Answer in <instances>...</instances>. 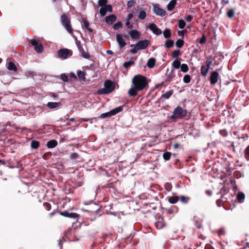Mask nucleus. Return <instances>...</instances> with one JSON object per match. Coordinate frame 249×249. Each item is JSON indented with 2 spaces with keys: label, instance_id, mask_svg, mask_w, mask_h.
I'll list each match as a JSON object with an SVG mask.
<instances>
[{
  "label": "nucleus",
  "instance_id": "55",
  "mask_svg": "<svg viewBox=\"0 0 249 249\" xmlns=\"http://www.w3.org/2000/svg\"><path fill=\"white\" fill-rule=\"evenodd\" d=\"M138 50H139V49H138V47H137V45L136 44L134 46V48L130 50V52L132 54H135L137 53Z\"/></svg>",
  "mask_w": 249,
  "mask_h": 249
},
{
  "label": "nucleus",
  "instance_id": "58",
  "mask_svg": "<svg viewBox=\"0 0 249 249\" xmlns=\"http://www.w3.org/2000/svg\"><path fill=\"white\" fill-rule=\"evenodd\" d=\"M186 32V30L178 31V34L179 36H182V38H183L184 36V34Z\"/></svg>",
  "mask_w": 249,
  "mask_h": 249
},
{
  "label": "nucleus",
  "instance_id": "51",
  "mask_svg": "<svg viewBox=\"0 0 249 249\" xmlns=\"http://www.w3.org/2000/svg\"><path fill=\"white\" fill-rule=\"evenodd\" d=\"M107 12V11L105 7H102L100 9V13L102 17L105 16L106 15Z\"/></svg>",
  "mask_w": 249,
  "mask_h": 249
},
{
  "label": "nucleus",
  "instance_id": "50",
  "mask_svg": "<svg viewBox=\"0 0 249 249\" xmlns=\"http://www.w3.org/2000/svg\"><path fill=\"white\" fill-rule=\"evenodd\" d=\"M219 133L222 136L224 137H226L228 135V133L227 130L225 129L220 130Z\"/></svg>",
  "mask_w": 249,
  "mask_h": 249
},
{
  "label": "nucleus",
  "instance_id": "20",
  "mask_svg": "<svg viewBox=\"0 0 249 249\" xmlns=\"http://www.w3.org/2000/svg\"><path fill=\"white\" fill-rule=\"evenodd\" d=\"M58 144L57 141L55 140L49 141L47 143V146L49 148H53L57 146Z\"/></svg>",
  "mask_w": 249,
  "mask_h": 249
},
{
  "label": "nucleus",
  "instance_id": "38",
  "mask_svg": "<svg viewBox=\"0 0 249 249\" xmlns=\"http://www.w3.org/2000/svg\"><path fill=\"white\" fill-rule=\"evenodd\" d=\"M174 70L173 69L170 71L168 77H167V78L165 80L166 82H170L171 81L172 79L175 76V75L174 74Z\"/></svg>",
  "mask_w": 249,
  "mask_h": 249
},
{
  "label": "nucleus",
  "instance_id": "7",
  "mask_svg": "<svg viewBox=\"0 0 249 249\" xmlns=\"http://www.w3.org/2000/svg\"><path fill=\"white\" fill-rule=\"evenodd\" d=\"M75 43H76V45L78 49V50L81 53V56L85 58L89 59L90 57V55L89 54V53L86 52L84 51V50L83 48L82 44L81 42H80V41L76 40Z\"/></svg>",
  "mask_w": 249,
  "mask_h": 249
},
{
  "label": "nucleus",
  "instance_id": "31",
  "mask_svg": "<svg viewBox=\"0 0 249 249\" xmlns=\"http://www.w3.org/2000/svg\"><path fill=\"white\" fill-rule=\"evenodd\" d=\"M173 92L174 91L173 90H170L166 92V93L162 94V95L161 96V98H164L166 99H169L171 97V96L173 94Z\"/></svg>",
  "mask_w": 249,
  "mask_h": 249
},
{
  "label": "nucleus",
  "instance_id": "12",
  "mask_svg": "<svg viewBox=\"0 0 249 249\" xmlns=\"http://www.w3.org/2000/svg\"><path fill=\"white\" fill-rule=\"evenodd\" d=\"M149 28L153 32V33L158 36L162 33L161 30L159 28L156 24L151 23L149 25Z\"/></svg>",
  "mask_w": 249,
  "mask_h": 249
},
{
  "label": "nucleus",
  "instance_id": "28",
  "mask_svg": "<svg viewBox=\"0 0 249 249\" xmlns=\"http://www.w3.org/2000/svg\"><path fill=\"white\" fill-rule=\"evenodd\" d=\"M245 198V194L242 192H239L237 196V199L239 202L242 203Z\"/></svg>",
  "mask_w": 249,
  "mask_h": 249
},
{
  "label": "nucleus",
  "instance_id": "63",
  "mask_svg": "<svg viewBox=\"0 0 249 249\" xmlns=\"http://www.w3.org/2000/svg\"><path fill=\"white\" fill-rule=\"evenodd\" d=\"M193 19V16L192 15H188L186 18L185 19L188 22H190Z\"/></svg>",
  "mask_w": 249,
  "mask_h": 249
},
{
  "label": "nucleus",
  "instance_id": "16",
  "mask_svg": "<svg viewBox=\"0 0 249 249\" xmlns=\"http://www.w3.org/2000/svg\"><path fill=\"white\" fill-rule=\"evenodd\" d=\"M71 229H69L65 231L64 236H63L62 238L58 241V245L60 247H61L63 242L66 241L65 237H67L68 235L71 233Z\"/></svg>",
  "mask_w": 249,
  "mask_h": 249
},
{
  "label": "nucleus",
  "instance_id": "11",
  "mask_svg": "<svg viewBox=\"0 0 249 249\" xmlns=\"http://www.w3.org/2000/svg\"><path fill=\"white\" fill-rule=\"evenodd\" d=\"M219 73L216 71L212 72L210 77V83L212 85H215L218 81Z\"/></svg>",
  "mask_w": 249,
  "mask_h": 249
},
{
  "label": "nucleus",
  "instance_id": "9",
  "mask_svg": "<svg viewBox=\"0 0 249 249\" xmlns=\"http://www.w3.org/2000/svg\"><path fill=\"white\" fill-rule=\"evenodd\" d=\"M153 12L156 15L161 17H164L166 14V11L160 8L158 4L154 5Z\"/></svg>",
  "mask_w": 249,
  "mask_h": 249
},
{
  "label": "nucleus",
  "instance_id": "41",
  "mask_svg": "<svg viewBox=\"0 0 249 249\" xmlns=\"http://www.w3.org/2000/svg\"><path fill=\"white\" fill-rule=\"evenodd\" d=\"M172 65L174 68L178 69L181 66L180 62L178 60H176L173 62Z\"/></svg>",
  "mask_w": 249,
  "mask_h": 249
},
{
  "label": "nucleus",
  "instance_id": "62",
  "mask_svg": "<svg viewBox=\"0 0 249 249\" xmlns=\"http://www.w3.org/2000/svg\"><path fill=\"white\" fill-rule=\"evenodd\" d=\"M133 17V14L132 13H129L126 17L127 20H130Z\"/></svg>",
  "mask_w": 249,
  "mask_h": 249
},
{
  "label": "nucleus",
  "instance_id": "19",
  "mask_svg": "<svg viewBox=\"0 0 249 249\" xmlns=\"http://www.w3.org/2000/svg\"><path fill=\"white\" fill-rule=\"evenodd\" d=\"M210 67H208L207 65H202L200 69L201 74L203 76H206L209 71Z\"/></svg>",
  "mask_w": 249,
  "mask_h": 249
},
{
  "label": "nucleus",
  "instance_id": "56",
  "mask_svg": "<svg viewBox=\"0 0 249 249\" xmlns=\"http://www.w3.org/2000/svg\"><path fill=\"white\" fill-rule=\"evenodd\" d=\"M142 9V7L140 6H137L134 8V9L133 10V12L135 14H139L140 10Z\"/></svg>",
  "mask_w": 249,
  "mask_h": 249
},
{
  "label": "nucleus",
  "instance_id": "52",
  "mask_svg": "<svg viewBox=\"0 0 249 249\" xmlns=\"http://www.w3.org/2000/svg\"><path fill=\"white\" fill-rule=\"evenodd\" d=\"M43 206L45 209L47 211H50L51 209V205L48 202H44L43 203Z\"/></svg>",
  "mask_w": 249,
  "mask_h": 249
},
{
  "label": "nucleus",
  "instance_id": "2",
  "mask_svg": "<svg viewBox=\"0 0 249 249\" xmlns=\"http://www.w3.org/2000/svg\"><path fill=\"white\" fill-rule=\"evenodd\" d=\"M104 88L101 89L97 91L99 95L107 94L112 92L115 89L114 83L110 80H106L104 83Z\"/></svg>",
  "mask_w": 249,
  "mask_h": 249
},
{
  "label": "nucleus",
  "instance_id": "5",
  "mask_svg": "<svg viewBox=\"0 0 249 249\" xmlns=\"http://www.w3.org/2000/svg\"><path fill=\"white\" fill-rule=\"evenodd\" d=\"M29 43L34 46V49L37 53H41L43 51V46L39 40L35 39H30Z\"/></svg>",
  "mask_w": 249,
  "mask_h": 249
},
{
  "label": "nucleus",
  "instance_id": "26",
  "mask_svg": "<svg viewBox=\"0 0 249 249\" xmlns=\"http://www.w3.org/2000/svg\"><path fill=\"white\" fill-rule=\"evenodd\" d=\"M123 106H120L117 107H116L115 108H114L110 111L111 115H112V116L115 115L116 114L121 112L123 110Z\"/></svg>",
  "mask_w": 249,
  "mask_h": 249
},
{
  "label": "nucleus",
  "instance_id": "14",
  "mask_svg": "<svg viewBox=\"0 0 249 249\" xmlns=\"http://www.w3.org/2000/svg\"><path fill=\"white\" fill-rule=\"evenodd\" d=\"M128 33L133 39H138L140 38V33L137 30H132L129 31Z\"/></svg>",
  "mask_w": 249,
  "mask_h": 249
},
{
  "label": "nucleus",
  "instance_id": "6",
  "mask_svg": "<svg viewBox=\"0 0 249 249\" xmlns=\"http://www.w3.org/2000/svg\"><path fill=\"white\" fill-rule=\"evenodd\" d=\"M72 52L68 49H61L57 52V55L61 59H66L67 57L71 56Z\"/></svg>",
  "mask_w": 249,
  "mask_h": 249
},
{
  "label": "nucleus",
  "instance_id": "43",
  "mask_svg": "<svg viewBox=\"0 0 249 249\" xmlns=\"http://www.w3.org/2000/svg\"><path fill=\"white\" fill-rule=\"evenodd\" d=\"M181 71L183 72H186L188 71V67L186 64H182L180 66Z\"/></svg>",
  "mask_w": 249,
  "mask_h": 249
},
{
  "label": "nucleus",
  "instance_id": "35",
  "mask_svg": "<svg viewBox=\"0 0 249 249\" xmlns=\"http://www.w3.org/2000/svg\"><path fill=\"white\" fill-rule=\"evenodd\" d=\"M163 36L165 38H169L171 36V30L170 29H165L163 32Z\"/></svg>",
  "mask_w": 249,
  "mask_h": 249
},
{
  "label": "nucleus",
  "instance_id": "33",
  "mask_svg": "<svg viewBox=\"0 0 249 249\" xmlns=\"http://www.w3.org/2000/svg\"><path fill=\"white\" fill-rule=\"evenodd\" d=\"M177 211V209L176 208L174 209H165V212L168 215H172L173 214L175 213H176Z\"/></svg>",
  "mask_w": 249,
  "mask_h": 249
},
{
  "label": "nucleus",
  "instance_id": "49",
  "mask_svg": "<svg viewBox=\"0 0 249 249\" xmlns=\"http://www.w3.org/2000/svg\"><path fill=\"white\" fill-rule=\"evenodd\" d=\"M136 3V0H130L127 3V8H129L133 6Z\"/></svg>",
  "mask_w": 249,
  "mask_h": 249
},
{
  "label": "nucleus",
  "instance_id": "36",
  "mask_svg": "<svg viewBox=\"0 0 249 249\" xmlns=\"http://www.w3.org/2000/svg\"><path fill=\"white\" fill-rule=\"evenodd\" d=\"M77 75L78 77L82 80L85 81L86 79L85 77V73L84 71H79L77 72Z\"/></svg>",
  "mask_w": 249,
  "mask_h": 249
},
{
  "label": "nucleus",
  "instance_id": "64",
  "mask_svg": "<svg viewBox=\"0 0 249 249\" xmlns=\"http://www.w3.org/2000/svg\"><path fill=\"white\" fill-rule=\"evenodd\" d=\"M156 226L158 228H161L163 226L162 225V223L161 222H158L157 223H156Z\"/></svg>",
  "mask_w": 249,
  "mask_h": 249
},
{
  "label": "nucleus",
  "instance_id": "4",
  "mask_svg": "<svg viewBox=\"0 0 249 249\" xmlns=\"http://www.w3.org/2000/svg\"><path fill=\"white\" fill-rule=\"evenodd\" d=\"M60 21L62 25L68 32L71 35L73 34V29L71 27V19L65 14L61 16Z\"/></svg>",
  "mask_w": 249,
  "mask_h": 249
},
{
  "label": "nucleus",
  "instance_id": "13",
  "mask_svg": "<svg viewBox=\"0 0 249 249\" xmlns=\"http://www.w3.org/2000/svg\"><path fill=\"white\" fill-rule=\"evenodd\" d=\"M116 40L119 45L120 49L123 48L126 44L123 38V36L121 35H116Z\"/></svg>",
  "mask_w": 249,
  "mask_h": 249
},
{
  "label": "nucleus",
  "instance_id": "60",
  "mask_svg": "<svg viewBox=\"0 0 249 249\" xmlns=\"http://www.w3.org/2000/svg\"><path fill=\"white\" fill-rule=\"evenodd\" d=\"M105 7L107 11H108L109 12H111L112 11V8L111 5L107 4Z\"/></svg>",
  "mask_w": 249,
  "mask_h": 249
},
{
  "label": "nucleus",
  "instance_id": "24",
  "mask_svg": "<svg viewBox=\"0 0 249 249\" xmlns=\"http://www.w3.org/2000/svg\"><path fill=\"white\" fill-rule=\"evenodd\" d=\"M156 59L154 58H150L148 59L147 66L149 68H153L155 65Z\"/></svg>",
  "mask_w": 249,
  "mask_h": 249
},
{
  "label": "nucleus",
  "instance_id": "47",
  "mask_svg": "<svg viewBox=\"0 0 249 249\" xmlns=\"http://www.w3.org/2000/svg\"><path fill=\"white\" fill-rule=\"evenodd\" d=\"M107 3V0H99L98 5L99 6L105 7Z\"/></svg>",
  "mask_w": 249,
  "mask_h": 249
},
{
  "label": "nucleus",
  "instance_id": "27",
  "mask_svg": "<svg viewBox=\"0 0 249 249\" xmlns=\"http://www.w3.org/2000/svg\"><path fill=\"white\" fill-rule=\"evenodd\" d=\"M179 199L182 203L187 204L190 200V197L187 196H181L179 197Z\"/></svg>",
  "mask_w": 249,
  "mask_h": 249
},
{
  "label": "nucleus",
  "instance_id": "15",
  "mask_svg": "<svg viewBox=\"0 0 249 249\" xmlns=\"http://www.w3.org/2000/svg\"><path fill=\"white\" fill-rule=\"evenodd\" d=\"M62 105L61 102H48L47 104V107L49 109H53L60 107Z\"/></svg>",
  "mask_w": 249,
  "mask_h": 249
},
{
  "label": "nucleus",
  "instance_id": "18",
  "mask_svg": "<svg viewBox=\"0 0 249 249\" xmlns=\"http://www.w3.org/2000/svg\"><path fill=\"white\" fill-rule=\"evenodd\" d=\"M116 20V17L114 15L107 16L106 18V22L107 24H111Z\"/></svg>",
  "mask_w": 249,
  "mask_h": 249
},
{
  "label": "nucleus",
  "instance_id": "57",
  "mask_svg": "<svg viewBox=\"0 0 249 249\" xmlns=\"http://www.w3.org/2000/svg\"><path fill=\"white\" fill-rule=\"evenodd\" d=\"M61 78L64 82H68L69 80L68 76L65 74H62L61 75Z\"/></svg>",
  "mask_w": 249,
  "mask_h": 249
},
{
  "label": "nucleus",
  "instance_id": "44",
  "mask_svg": "<svg viewBox=\"0 0 249 249\" xmlns=\"http://www.w3.org/2000/svg\"><path fill=\"white\" fill-rule=\"evenodd\" d=\"M227 15L228 18H231L234 17V10L232 9L229 10L227 13Z\"/></svg>",
  "mask_w": 249,
  "mask_h": 249
},
{
  "label": "nucleus",
  "instance_id": "37",
  "mask_svg": "<svg viewBox=\"0 0 249 249\" xmlns=\"http://www.w3.org/2000/svg\"><path fill=\"white\" fill-rule=\"evenodd\" d=\"M184 43L182 39H178L176 42V45L178 48H180L182 47Z\"/></svg>",
  "mask_w": 249,
  "mask_h": 249
},
{
  "label": "nucleus",
  "instance_id": "23",
  "mask_svg": "<svg viewBox=\"0 0 249 249\" xmlns=\"http://www.w3.org/2000/svg\"><path fill=\"white\" fill-rule=\"evenodd\" d=\"M147 14L145 10H143V9L142 8V9L140 10L139 14H138V18L143 20L146 17Z\"/></svg>",
  "mask_w": 249,
  "mask_h": 249
},
{
  "label": "nucleus",
  "instance_id": "40",
  "mask_svg": "<svg viewBox=\"0 0 249 249\" xmlns=\"http://www.w3.org/2000/svg\"><path fill=\"white\" fill-rule=\"evenodd\" d=\"M244 157L247 160H249V145L244 150Z\"/></svg>",
  "mask_w": 249,
  "mask_h": 249
},
{
  "label": "nucleus",
  "instance_id": "30",
  "mask_svg": "<svg viewBox=\"0 0 249 249\" xmlns=\"http://www.w3.org/2000/svg\"><path fill=\"white\" fill-rule=\"evenodd\" d=\"M214 60V58L212 55H209L206 59L205 62L206 65L208 66V67H211V65L212 64L213 61Z\"/></svg>",
  "mask_w": 249,
  "mask_h": 249
},
{
  "label": "nucleus",
  "instance_id": "8",
  "mask_svg": "<svg viewBox=\"0 0 249 249\" xmlns=\"http://www.w3.org/2000/svg\"><path fill=\"white\" fill-rule=\"evenodd\" d=\"M60 214L64 217L72 219H78L80 217V215L77 213L70 212L69 211L60 212Z\"/></svg>",
  "mask_w": 249,
  "mask_h": 249
},
{
  "label": "nucleus",
  "instance_id": "61",
  "mask_svg": "<svg viewBox=\"0 0 249 249\" xmlns=\"http://www.w3.org/2000/svg\"><path fill=\"white\" fill-rule=\"evenodd\" d=\"M216 203L218 207H220L222 206V200L221 199H218L216 200Z\"/></svg>",
  "mask_w": 249,
  "mask_h": 249
},
{
  "label": "nucleus",
  "instance_id": "34",
  "mask_svg": "<svg viewBox=\"0 0 249 249\" xmlns=\"http://www.w3.org/2000/svg\"><path fill=\"white\" fill-rule=\"evenodd\" d=\"M135 64V62L134 61L132 60H130L127 62H125L124 64H123V66L126 68V69H127L128 67H129L130 66H132L133 65Z\"/></svg>",
  "mask_w": 249,
  "mask_h": 249
},
{
  "label": "nucleus",
  "instance_id": "45",
  "mask_svg": "<svg viewBox=\"0 0 249 249\" xmlns=\"http://www.w3.org/2000/svg\"><path fill=\"white\" fill-rule=\"evenodd\" d=\"M186 25L185 22L183 19L178 20V25L180 29H183Z\"/></svg>",
  "mask_w": 249,
  "mask_h": 249
},
{
  "label": "nucleus",
  "instance_id": "29",
  "mask_svg": "<svg viewBox=\"0 0 249 249\" xmlns=\"http://www.w3.org/2000/svg\"><path fill=\"white\" fill-rule=\"evenodd\" d=\"M40 145V143L39 141L33 140L31 142V146L32 148L34 149H37Z\"/></svg>",
  "mask_w": 249,
  "mask_h": 249
},
{
  "label": "nucleus",
  "instance_id": "22",
  "mask_svg": "<svg viewBox=\"0 0 249 249\" xmlns=\"http://www.w3.org/2000/svg\"><path fill=\"white\" fill-rule=\"evenodd\" d=\"M177 3L176 0H172L168 4L167 6V9L168 11H171L175 8V5Z\"/></svg>",
  "mask_w": 249,
  "mask_h": 249
},
{
  "label": "nucleus",
  "instance_id": "21",
  "mask_svg": "<svg viewBox=\"0 0 249 249\" xmlns=\"http://www.w3.org/2000/svg\"><path fill=\"white\" fill-rule=\"evenodd\" d=\"M7 69L11 71L16 72L17 71V67L16 65L12 62H9L8 63Z\"/></svg>",
  "mask_w": 249,
  "mask_h": 249
},
{
  "label": "nucleus",
  "instance_id": "54",
  "mask_svg": "<svg viewBox=\"0 0 249 249\" xmlns=\"http://www.w3.org/2000/svg\"><path fill=\"white\" fill-rule=\"evenodd\" d=\"M206 36H205L204 34H203L201 39L199 41V43L200 44H204L206 42Z\"/></svg>",
  "mask_w": 249,
  "mask_h": 249
},
{
  "label": "nucleus",
  "instance_id": "25",
  "mask_svg": "<svg viewBox=\"0 0 249 249\" xmlns=\"http://www.w3.org/2000/svg\"><path fill=\"white\" fill-rule=\"evenodd\" d=\"M179 200V197L178 196H171L168 197V201L171 204L177 203Z\"/></svg>",
  "mask_w": 249,
  "mask_h": 249
},
{
  "label": "nucleus",
  "instance_id": "53",
  "mask_svg": "<svg viewBox=\"0 0 249 249\" xmlns=\"http://www.w3.org/2000/svg\"><path fill=\"white\" fill-rule=\"evenodd\" d=\"M122 27V24L120 22H118L114 25V29L115 30H118Z\"/></svg>",
  "mask_w": 249,
  "mask_h": 249
},
{
  "label": "nucleus",
  "instance_id": "48",
  "mask_svg": "<svg viewBox=\"0 0 249 249\" xmlns=\"http://www.w3.org/2000/svg\"><path fill=\"white\" fill-rule=\"evenodd\" d=\"M111 116H112V115H111V112L110 111L108 112L104 113L101 114L99 118L103 119V118H107L108 117H110Z\"/></svg>",
  "mask_w": 249,
  "mask_h": 249
},
{
  "label": "nucleus",
  "instance_id": "59",
  "mask_svg": "<svg viewBox=\"0 0 249 249\" xmlns=\"http://www.w3.org/2000/svg\"><path fill=\"white\" fill-rule=\"evenodd\" d=\"M79 157V155L76 153H73L71 155V160H75L77 159Z\"/></svg>",
  "mask_w": 249,
  "mask_h": 249
},
{
  "label": "nucleus",
  "instance_id": "39",
  "mask_svg": "<svg viewBox=\"0 0 249 249\" xmlns=\"http://www.w3.org/2000/svg\"><path fill=\"white\" fill-rule=\"evenodd\" d=\"M171 153L169 152H166L163 154V158L165 160H169L170 159Z\"/></svg>",
  "mask_w": 249,
  "mask_h": 249
},
{
  "label": "nucleus",
  "instance_id": "3",
  "mask_svg": "<svg viewBox=\"0 0 249 249\" xmlns=\"http://www.w3.org/2000/svg\"><path fill=\"white\" fill-rule=\"evenodd\" d=\"M188 111L186 109H183L181 107H177L174 111L173 115L171 116L170 118L173 120L178 119H182L186 117Z\"/></svg>",
  "mask_w": 249,
  "mask_h": 249
},
{
  "label": "nucleus",
  "instance_id": "17",
  "mask_svg": "<svg viewBox=\"0 0 249 249\" xmlns=\"http://www.w3.org/2000/svg\"><path fill=\"white\" fill-rule=\"evenodd\" d=\"M83 27L85 29L88 31L89 33H91L93 32V30L89 27V22L86 19H83Z\"/></svg>",
  "mask_w": 249,
  "mask_h": 249
},
{
  "label": "nucleus",
  "instance_id": "1",
  "mask_svg": "<svg viewBox=\"0 0 249 249\" xmlns=\"http://www.w3.org/2000/svg\"><path fill=\"white\" fill-rule=\"evenodd\" d=\"M133 87L128 91V95L134 97L138 95V92L142 90L148 86L147 78L142 75H135L132 79Z\"/></svg>",
  "mask_w": 249,
  "mask_h": 249
},
{
  "label": "nucleus",
  "instance_id": "10",
  "mask_svg": "<svg viewBox=\"0 0 249 249\" xmlns=\"http://www.w3.org/2000/svg\"><path fill=\"white\" fill-rule=\"evenodd\" d=\"M150 42L147 39L140 40L138 41L136 45L139 50H143L146 49L149 45Z\"/></svg>",
  "mask_w": 249,
  "mask_h": 249
},
{
  "label": "nucleus",
  "instance_id": "42",
  "mask_svg": "<svg viewBox=\"0 0 249 249\" xmlns=\"http://www.w3.org/2000/svg\"><path fill=\"white\" fill-rule=\"evenodd\" d=\"M191 80V76L188 74H186L184 75L183 81L185 83L188 84L190 82Z\"/></svg>",
  "mask_w": 249,
  "mask_h": 249
},
{
  "label": "nucleus",
  "instance_id": "32",
  "mask_svg": "<svg viewBox=\"0 0 249 249\" xmlns=\"http://www.w3.org/2000/svg\"><path fill=\"white\" fill-rule=\"evenodd\" d=\"M174 42L172 39H168L165 42V46L167 48H170L174 46Z\"/></svg>",
  "mask_w": 249,
  "mask_h": 249
},
{
  "label": "nucleus",
  "instance_id": "46",
  "mask_svg": "<svg viewBox=\"0 0 249 249\" xmlns=\"http://www.w3.org/2000/svg\"><path fill=\"white\" fill-rule=\"evenodd\" d=\"M181 55L180 52L179 50H175L173 52L172 55L174 58H177Z\"/></svg>",
  "mask_w": 249,
  "mask_h": 249
}]
</instances>
